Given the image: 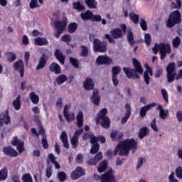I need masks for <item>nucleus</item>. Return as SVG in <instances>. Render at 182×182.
I'll return each mask as SVG.
<instances>
[{
  "label": "nucleus",
  "mask_w": 182,
  "mask_h": 182,
  "mask_svg": "<svg viewBox=\"0 0 182 182\" xmlns=\"http://www.w3.org/2000/svg\"><path fill=\"white\" fill-rule=\"evenodd\" d=\"M132 63L134 68L124 67L123 72L128 79H140L139 75H143L144 70L137 59L134 58Z\"/></svg>",
  "instance_id": "nucleus-1"
},
{
  "label": "nucleus",
  "mask_w": 182,
  "mask_h": 182,
  "mask_svg": "<svg viewBox=\"0 0 182 182\" xmlns=\"http://www.w3.org/2000/svg\"><path fill=\"white\" fill-rule=\"evenodd\" d=\"M119 147H120L123 152H121V154H126L129 156L130 150L132 151H136L137 149V141L134 139H127L119 143Z\"/></svg>",
  "instance_id": "nucleus-2"
},
{
  "label": "nucleus",
  "mask_w": 182,
  "mask_h": 182,
  "mask_svg": "<svg viewBox=\"0 0 182 182\" xmlns=\"http://www.w3.org/2000/svg\"><path fill=\"white\" fill-rule=\"evenodd\" d=\"M154 55H157L159 50L161 60H164L166 56L171 53V46L170 44L161 43L160 44L156 43L152 48Z\"/></svg>",
  "instance_id": "nucleus-3"
},
{
  "label": "nucleus",
  "mask_w": 182,
  "mask_h": 182,
  "mask_svg": "<svg viewBox=\"0 0 182 182\" xmlns=\"http://www.w3.org/2000/svg\"><path fill=\"white\" fill-rule=\"evenodd\" d=\"M106 114H107V109L103 108L100 109L95 117V122L96 124L100 123L102 127H104V129H109L110 127V118L106 116Z\"/></svg>",
  "instance_id": "nucleus-4"
},
{
  "label": "nucleus",
  "mask_w": 182,
  "mask_h": 182,
  "mask_svg": "<svg viewBox=\"0 0 182 182\" xmlns=\"http://www.w3.org/2000/svg\"><path fill=\"white\" fill-rule=\"evenodd\" d=\"M89 38L90 42H92V39H93L92 46L94 52L100 53L107 52V43L102 41L99 38H95V35L93 34H90Z\"/></svg>",
  "instance_id": "nucleus-5"
},
{
  "label": "nucleus",
  "mask_w": 182,
  "mask_h": 182,
  "mask_svg": "<svg viewBox=\"0 0 182 182\" xmlns=\"http://www.w3.org/2000/svg\"><path fill=\"white\" fill-rule=\"evenodd\" d=\"M181 23V13L180 11L175 10L172 11L166 21L167 28H173L176 25H180Z\"/></svg>",
  "instance_id": "nucleus-6"
},
{
  "label": "nucleus",
  "mask_w": 182,
  "mask_h": 182,
  "mask_svg": "<svg viewBox=\"0 0 182 182\" xmlns=\"http://www.w3.org/2000/svg\"><path fill=\"white\" fill-rule=\"evenodd\" d=\"M54 26L56 29V31L54 33V36L57 39H59V38H60V35H62L65 29H66V26H68V18L65 17L63 20H58L55 21Z\"/></svg>",
  "instance_id": "nucleus-7"
},
{
  "label": "nucleus",
  "mask_w": 182,
  "mask_h": 182,
  "mask_svg": "<svg viewBox=\"0 0 182 182\" xmlns=\"http://www.w3.org/2000/svg\"><path fill=\"white\" fill-rule=\"evenodd\" d=\"M109 33L110 34L107 33L105 36V39H107L109 43H116L114 39H120L123 38V31L119 28L112 29Z\"/></svg>",
  "instance_id": "nucleus-8"
},
{
  "label": "nucleus",
  "mask_w": 182,
  "mask_h": 182,
  "mask_svg": "<svg viewBox=\"0 0 182 182\" xmlns=\"http://www.w3.org/2000/svg\"><path fill=\"white\" fill-rule=\"evenodd\" d=\"M49 58H50V52H49V50L46 51L44 53H42L41 56L38 60V63L36 68V70H41V69H43L45 66H46V63H48Z\"/></svg>",
  "instance_id": "nucleus-9"
},
{
  "label": "nucleus",
  "mask_w": 182,
  "mask_h": 182,
  "mask_svg": "<svg viewBox=\"0 0 182 182\" xmlns=\"http://www.w3.org/2000/svg\"><path fill=\"white\" fill-rule=\"evenodd\" d=\"M97 177L101 182H116V178H114V175H113L112 169L108 170L100 176L97 175Z\"/></svg>",
  "instance_id": "nucleus-10"
},
{
  "label": "nucleus",
  "mask_w": 182,
  "mask_h": 182,
  "mask_svg": "<svg viewBox=\"0 0 182 182\" xmlns=\"http://www.w3.org/2000/svg\"><path fill=\"white\" fill-rule=\"evenodd\" d=\"M96 63L98 66H101L102 65L109 66V65H112L113 63V59L107 55H100L97 58Z\"/></svg>",
  "instance_id": "nucleus-11"
},
{
  "label": "nucleus",
  "mask_w": 182,
  "mask_h": 182,
  "mask_svg": "<svg viewBox=\"0 0 182 182\" xmlns=\"http://www.w3.org/2000/svg\"><path fill=\"white\" fill-rule=\"evenodd\" d=\"M83 133V129H77L75 132L74 135L70 139L71 146H73V149H77L79 146V136Z\"/></svg>",
  "instance_id": "nucleus-12"
},
{
  "label": "nucleus",
  "mask_w": 182,
  "mask_h": 182,
  "mask_svg": "<svg viewBox=\"0 0 182 182\" xmlns=\"http://www.w3.org/2000/svg\"><path fill=\"white\" fill-rule=\"evenodd\" d=\"M122 72V68L119 66H114L112 68V80L114 86L117 87L119 86V80H117V75H119Z\"/></svg>",
  "instance_id": "nucleus-13"
},
{
  "label": "nucleus",
  "mask_w": 182,
  "mask_h": 182,
  "mask_svg": "<svg viewBox=\"0 0 182 182\" xmlns=\"http://www.w3.org/2000/svg\"><path fill=\"white\" fill-rule=\"evenodd\" d=\"M86 172L82 167L77 166L75 171L71 173L70 177L72 180H77L80 178V177L85 176Z\"/></svg>",
  "instance_id": "nucleus-14"
},
{
  "label": "nucleus",
  "mask_w": 182,
  "mask_h": 182,
  "mask_svg": "<svg viewBox=\"0 0 182 182\" xmlns=\"http://www.w3.org/2000/svg\"><path fill=\"white\" fill-rule=\"evenodd\" d=\"M4 124H11V117L9 116V110L6 109L4 113L0 114V127Z\"/></svg>",
  "instance_id": "nucleus-15"
},
{
  "label": "nucleus",
  "mask_w": 182,
  "mask_h": 182,
  "mask_svg": "<svg viewBox=\"0 0 182 182\" xmlns=\"http://www.w3.org/2000/svg\"><path fill=\"white\" fill-rule=\"evenodd\" d=\"M13 66L16 72H19L21 77H23L25 75V65H23V60H18L14 63Z\"/></svg>",
  "instance_id": "nucleus-16"
},
{
  "label": "nucleus",
  "mask_w": 182,
  "mask_h": 182,
  "mask_svg": "<svg viewBox=\"0 0 182 182\" xmlns=\"http://www.w3.org/2000/svg\"><path fill=\"white\" fill-rule=\"evenodd\" d=\"M103 160V154L102 152H98L97 154L93 158H90L87 161V164L88 166H96L99 161Z\"/></svg>",
  "instance_id": "nucleus-17"
},
{
  "label": "nucleus",
  "mask_w": 182,
  "mask_h": 182,
  "mask_svg": "<svg viewBox=\"0 0 182 182\" xmlns=\"http://www.w3.org/2000/svg\"><path fill=\"white\" fill-rule=\"evenodd\" d=\"M3 153L8 157H18V151L11 146L4 147Z\"/></svg>",
  "instance_id": "nucleus-18"
},
{
  "label": "nucleus",
  "mask_w": 182,
  "mask_h": 182,
  "mask_svg": "<svg viewBox=\"0 0 182 182\" xmlns=\"http://www.w3.org/2000/svg\"><path fill=\"white\" fill-rule=\"evenodd\" d=\"M125 115L121 119L122 124L127 123V121L130 119V116H132V107L130 104L127 103L125 105Z\"/></svg>",
  "instance_id": "nucleus-19"
},
{
  "label": "nucleus",
  "mask_w": 182,
  "mask_h": 182,
  "mask_svg": "<svg viewBox=\"0 0 182 182\" xmlns=\"http://www.w3.org/2000/svg\"><path fill=\"white\" fill-rule=\"evenodd\" d=\"M157 106V103L152 102L151 104L145 105L142 107L140 109V116L141 117H146V115L147 114V112L150 110L152 107H156Z\"/></svg>",
  "instance_id": "nucleus-20"
},
{
  "label": "nucleus",
  "mask_w": 182,
  "mask_h": 182,
  "mask_svg": "<svg viewBox=\"0 0 182 182\" xmlns=\"http://www.w3.org/2000/svg\"><path fill=\"white\" fill-rule=\"evenodd\" d=\"M91 102L95 105V106H100V96L99 95V90H95L92 94Z\"/></svg>",
  "instance_id": "nucleus-21"
},
{
  "label": "nucleus",
  "mask_w": 182,
  "mask_h": 182,
  "mask_svg": "<svg viewBox=\"0 0 182 182\" xmlns=\"http://www.w3.org/2000/svg\"><path fill=\"white\" fill-rule=\"evenodd\" d=\"M50 72L55 73V75H60L62 73V69L60 68V65L56 63H52L49 66Z\"/></svg>",
  "instance_id": "nucleus-22"
},
{
  "label": "nucleus",
  "mask_w": 182,
  "mask_h": 182,
  "mask_svg": "<svg viewBox=\"0 0 182 182\" xmlns=\"http://www.w3.org/2000/svg\"><path fill=\"white\" fill-rule=\"evenodd\" d=\"M34 45L37 46H47L49 45V41L46 38L37 37L34 38Z\"/></svg>",
  "instance_id": "nucleus-23"
},
{
  "label": "nucleus",
  "mask_w": 182,
  "mask_h": 182,
  "mask_svg": "<svg viewBox=\"0 0 182 182\" xmlns=\"http://www.w3.org/2000/svg\"><path fill=\"white\" fill-rule=\"evenodd\" d=\"M83 87L85 90H93V89H95V82H93V80L87 77L83 83Z\"/></svg>",
  "instance_id": "nucleus-24"
},
{
  "label": "nucleus",
  "mask_w": 182,
  "mask_h": 182,
  "mask_svg": "<svg viewBox=\"0 0 182 182\" xmlns=\"http://www.w3.org/2000/svg\"><path fill=\"white\" fill-rule=\"evenodd\" d=\"M60 140L62 141L65 149H69V139H68V133L65 131L61 132Z\"/></svg>",
  "instance_id": "nucleus-25"
},
{
  "label": "nucleus",
  "mask_w": 182,
  "mask_h": 182,
  "mask_svg": "<svg viewBox=\"0 0 182 182\" xmlns=\"http://www.w3.org/2000/svg\"><path fill=\"white\" fill-rule=\"evenodd\" d=\"M54 56H55V58L60 62L61 65H65V60L66 59V57L63 55V53H62V51L60 50L57 49L54 52Z\"/></svg>",
  "instance_id": "nucleus-26"
},
{
  "label": "nucleus",
  "mask_w": 182,
  "mask_h": 182,
  "mask_svg": "<svg viewBox=\"0 0 182 182\" xmlns=\"http://www.w3.org/2000/svg\"><path fill=\"white\" fill-rule=\"evenodd\" d=\"M97 141H100L101 144H105V143H106V138L103 135H98L97 136L92 135V138L90 142L97 143Z\"/></svg>",
  "instance_id": "nucleus-27"
},
{
  "label": "nucleus",
  "mask_w": 182,
  "mask_h": 182,
  "mask_svg": "<svg viewBox=\"0 0 182 182\" xmlns=\"http://www.w3.org/2000/svg\"><path fill=\"white\" fill-rule=\"evenodd\" d=\"M147 134H150V130H149L147 127H143L139 129L138 136L141 140H143Z\"/></svg>",
  "instance_id": "nucleus-28"
},
{
  "label": "nucleus",
  "mask_w": 182,
  "mask_h": 182,
  "mask_svg": "<svg viewBox=\"0 0 182 182\" xmlns=\"http://www.w3.org/2000/svg\"><path fill=\"white\" fill-rule=\"evenodd\" d=\"M127 39L130 46H134L136 41H134V36L133 34V31H132V29L128 31V33L127 34Z\"/></svg>",
  "instance_id": "nucleus-29"
},
{
  "label": "nucleus",
  "mask_w": 182,
  "mask_h": 182,
  "mask_svg": "<svg viewBox=\"0 0 182 182\" xmlns=\"http://www.w3.org/2000/svg\"><path fill=\"white\" fill-rule=\"evenodd\" d=\"M8 178V167L4 166L0 170V181H5Z\"/></svg>",
  "instance_id": "nucleus-30"
},
{
  "label": "nucleus",
  "mask_w": 182,
  "mask_h": 182,
  "mask_svg": "<svg viewBox=\"0 0 182 182\" xmlns=\"http://www.w3.org/2000/svg\"><path fill=\"white\" fill-rule=\"evenodd\" d=\"M92 15L93 12L90 11V10H87L85 13H82L80 16L83 21H91Z\"/></svg>",
  "instance_id": "nucleus-31"
},
{
  "label": "nucleus",
  "mask_w": 182,
  "mask_h": 182,
  "mask_svg": "<svg viewBox=\"0 0 182 182\" xmlns=\"http://www.w3.org/2000/svg\"><path fill=\"white\" fill-rule=\"evenodd\" d=\"M85 2L90 9H96L97 8V1L96 0H85Z\"/></svg>",
  "instance_id": "nucleus-32"
},
{
  "label": "nucleus",
  "mask_w": 182,
  "mask_h": 182,
  "mask_svg": "<svg viewBox=\"0 0 182 182\" xmlns=\"http://www.w3.org/2000/svg\"><path fill=\"white\" fill-rule=\"evenodd\" d=\"M76 119H77V126H78L79 127H82V126H83V119H84L83 112L80 111L77 114Z\"/></svg>",
  "instance_id": "nucleus-33"
},
{
  "label": "nucleus",
  "mask_w": 182,
  "mask_h": 182,
  "mask_svg": "<svg viewBox=\"0 0 182 182\" xmlns=\"http://www.w3.org/2000/svg\"><path fill=\"white\" fill-rule=\"evenodd\" d=\"M92 147L90 149V154H97L99 152L100 149V144L99 143H91Z\"/></svg>",
  "instance_id": "nucleus-34"
},
{
  "label": "nucleus",
  "mask_w": 182,
  "mask_h": 182,
  "mask_svg": "<svg viewBox=\"0 0 182 182\" xmlns=\"http://www.w3.org/2000/svg\"><path fill=\"white\" fill-rule=\"evenodd\" d=\"M29 98L33 105H38L39 103V96L35 92L30 93Z\"/></svg>",
  "instance_id": "nucleus-35"
},
{
  "label": "nucleus",
  "mask_w": 182,
  "mask_h": 182,
  "mask_svg": "<svg viewBox=\"0 0 182 182\" xmlns=\"http://www.w3.org/2000/svg\"><path fill=\"white\" fill-rule=\"evenodd\" d=\"M78 25L75 22L70 23L68 25V31L69 33H75L77 31Z\"/></svg>",
  "instance_id": "nucleus-36"
},
{
  "label": "nucleus",
  "mask_w": 182,
  "mask_h": 182,
  "mask_svg": "<svg viewBox=\"0 0 182 182\" xmlns=\"http://www.w3.org/2000/svg\"><path fill=\"white\" fill-rule=\"evenodd\" d=\"M129 19L134 23H139V20L140 19V16L136 14L134 12H131L129 14Z\"/></svg>",
  "instance_id": "nucleus-37"
},
{
  "label": "nucleus",
  "mask_w": 182,
  "mask_h": 182,
  "mask_svg": "<svg viewBox=\"0 0 182 182\" xmlns=\"http://www.w3.org/2000/svg\"><path fill=\"white\" fill-rule=\"evenodd\" d=\"M13 107L15 110H20L21 109V95H18L16 100L13 101Z\"/></svg>",
  "instance_id": "nucleus-38"
},
{
  "label": "nucleus",
  "mask_w": 182,
  "mask_h": 182,
  "mask_svg": "<svg viewBox=\"0 0 182 182\" xmlns=\"http://www.w3.org/2000/svg\"><path fill=\"white\" fill-rule=\"evenodd\" d=\"M108 162L106 160H104L100 163L99 167L97 168L98 173H103L106 168H107Z\"/></svg>",
  "instance_id": "nucleus-39"
},
{
  "label": "nucleus",
  "mask_w": 182,
  "mask_h": 182,
  "mask_svg": "<svg viewBox=\"0 0 182 182\" xmlns=\"http://www.w3.org/2000/svg\"><path fill=\"white\" fill-rule=\"evenodd\" d=\"M66 80H68V77L66 75L62 74L56 78L55 82L57 85H63Z\"/></svg>",
  "instance_id": "nucleus-40"
},
{
  "label": "nucleus",
  "mask_w": 182,
  "mask_h": 182,
  "mask_svg": "<svg viewBox=\"0 0 182 182\" xmlns=\"http://www.w3.org/2000/svg\"><path fill=\"white\" fill-rule=\"evenodd\" d=\"M180 45H181V38L180 37L176 36L172 41V46L175 49L180 48Z\"/></svg>",
  "instance_id": "nucleus-41"
},
{
  "label": "nucleus",
  "mask_w": 182,
  "mask_h": 182,
  "mask_svg": "<svg viewBox=\"0 0 182 182\" xmlns=\"http://www.w3.org/2000/svg\"><path fill=\"white\" fill-rule=\"evenodd\" d=\"M73 9H76L77 11H85V6L82 5V4H80L79 1L73 3Z\"/></svg>",
  "instance_id": "nucleus-42"
},
{
  "label": "nucleus",
  "mask_w": 182,
  "mask_h": 182,
  "mask_svg": "<svg viewBox=\"0 0 182 182\" xmlns=\"http://www.w3.org/2000/svg\"><path fill=\"white\" fill-rule=\"evenodd\" d=\"M80 48L81 53L80 54V56H81V58H86L87 55H89V50L85 46H81Z\"/></svg>",
  "instance_id": "nucleus-43"
},
{
  "label": "nucleus",
  "mask_w": 182,
  "mask_h": 182,
  "mask_svg": "<svg viewBox=\"0 0 182 182\" xmlns=\"http://www.w3.org/2000/svg\"><path fill=\"white\" fill-rule=\"evenodd\" d=\"M22 181L23 182H33V178L31 173H26L22 176Z\"/></svg>",
  "instance_id": "nucleus-44"
},
{
  "label": "nucleus",
  "mask_w": 182,
  "mask_h": 182,
  "mask_svg": "<svg viewBox=\"0 0 182 182\" xmlns=\"http://www.w3.org/2000/svg\"><path fill=\"white\" fill-rule=\"evenodd\" d=\"M14 60H16V55L11 52L7 53V61L9 63H12V62H14Z\"/></svg>",
  "instance_id": "nucleus-45"
},
{
  "label": "nucleus",
  "mask_w": 182,
  "mask_h": 182,
  "mask_svg": "<svg viewBox=\"0 0 182 182\" xmlns=\"http://www.w3.org/2000/svg\"><path fill=\"white\" fill-rule=\"evenodd\" d=\"M172 9H180L181 8V1L176 0L171 4Z\"/></svg>",
  "instance_id": "nucleus-46"
},
{
  "label": "nucleus",
  "mask_w": 182,
  "mask_h": 182,
  "mask_svg": "<svg viewBox=\"0 0 182 182\" xmlns=\"http://www.w3.org/2000/svg\"><path fill=\"white\" fill-rule=\"evenodd\" d=\"M41 6L38 3V0H31L29 3L30 9H35V8H39Z\"/></svg>",
  "instance_id": "nucleus-47"
},
{
  "label": "nucleus",
  "mask_w": 182,
  "mask_h": 182,
  "mask_svg": "<svg viewBox=\"0 0 182 182\" xmlns=\"http://www.w3.org/2000/svg\"><path fill=\"white\" fill-rule=\"evenodd\" d=\"M70 63L74 66L76 69L79 68V60L76 58H73V57L70 58Z\"/></svg>",
  "instance_id": "nucleus-48"
},
{
  "label": "nucleus",
  "mask_w": 182,
  "mask_h": 182,
  "mask_svg": "<svg viewBox=\"0 0 182 182\" xmlns=\"http://www.w3.org/2000/svg\"><path fill=\"white\" fill-rule=\"evenodd\" d=\"M123 151H124L123 149L120 146H119V144H118L114 150V156H117V153H119V156H126V154H122V152L123 153Z\"/></svg>",
  "instance_id": "nucleus-49"
},
{
  "label": "nucleus",
  "mask_w": 182,
  "mask_h": 182,
  "mask_svg": "<svg viewBox=\"0 0 182 182\" xmlns=\"http://www.w3.org/2000/svg\"><path fill=\"white\" fill-rule=\"evenodd\" d=\"M64 116L67 120V122H73L75 120V114H69V112H67L66 114H64Z\"/></svg>",
  "instance_id": "nucleus-50"
},
{
  "label": "nucleus",
  "mask_w": 182,
  "mask_h": 182,
  "mask_svg": "<svg viewBox=\"0 0 182 182\" xmlns=\"http://www.w3.org/2000/svg\"><path fill=\"white\" fill-rule=\"evenodd\" d=\"M58 178L60 181L63 182L65 180H66L67 176H66V173L63 171H60L58 173Z\"/></svg>",
  "instance_id": "nucleus-51"
},
{
  "label": "nucleus",
  "mask_w": 182,
  "mask_h": 182,
  "mask_svg": "<svg viewBox=\"0 0 182 182\" xmlns=\"http://www.w3.org/2000/svg\"><path fill=\"white\" fill-rule=\"evenodd\" d=\"M23 141L19 140V139H18V136H14L13 138V140L11 142V146H18L19 144H21V143H23Z\"/></svg>",
  "instance_id": "nucleus-52"
},
{
  "label": "nucleus",
  "mask_w": 182,
  "mask_h": 182,
  "mask_svg": "<svg viewBox=\"0 0 182 182\" xmlns=\"http://www.w3.org/2000/svg\"><path fill=\"white\" fill-rule=\"evenodd\" d=\"M61 41L65 43H69L72 41V37L69 34H65L61 37Z\"/></svg>",
  "instance_id": "nucleus-53"
},
{
  "label": "nucleus",
  "mask_w": 182,
  "mask_h": 182,
  "mask_svg": "<svg viewBox=\"0 0 182 182\" xmlns=\"http://www.w3.org/2000/svg\"><path fill=\"white\" fill-rule=\"evenodd\" d=\"M159 116L162 120H166L168 117V110H164L159 112Z\"/></svg>",
  "instance_id": "nucleus-54"
},
{
  "label": "nucleus",
  "mask_w": 182,
  "mask_h": 182,
  "mask_svg": "<svg viewBox=\"0 0 182 182\" xmlns=\"http://www.w3.org/2000/svg\"><path fill=\"white\" fill-rule=\"evenodd\" d=\"M161 94L164 102H166V103H168V93L167 92V90L162 89Z\"/></svg>",
  "instance_id": "nucleus-55"
},
{
  "label": "nucleus",
  "mask_w": 182,
  "mask_h": 182,
  "mask_svg": "<svg viewBox=\"0 0 182 182\" xmlns=\"http://www.w3.org/2000/svg\"><path fill=\"white\" fill-rule=\"evenodd\" d=\"M175 173L176 174V177L178 178L181 179L182 178V166H178L176 168Z\"/></svg>",
  "instance_id": "nucleus-56"
},
{
  "label": "nucleus",
  "mask_w": 182,
  "mask_h": 182,
  "mask_svg": "<svg viewBox=\"0 0 182 182\" xmlns=\"http://www.w3.org/2000/svg\"><path fill=\"white\" fill-rule=\"evenodd\" d=\"M145 43L146 46L151 45V36L149 33L145 34Z\"/></svg>",
  "instance_id": "nucleus-57"
},
{
  "label": "nucleus",
  "mask_w": 182,
  "mask_h": 182,
  "mask_svg": "<svg viewBox=\"0 0 182 182\" xmlns=\"http://www.w3.org/2000/svg\"><path fill=\"white\" fill-rule=\"evenodd\" d=\"M92 22H100L102 21V16L100 15H95L92 14L91 17Z\"/></svg>",
  "instance_id": "nucleus-58"
},
{
  "label": "nucleus",
  "mask_w": 182,
  "mask_h": 182,
  "mask_svg": "<svg viewBox=\"0 0 182 182\" xmlns=\"http://www.w3.org/2000/svg\"><path fill=\"white\" fill-rule=\"evenodd\" d=\"M41 144H43V148L44 149H49V144H48V139H46V136H43Z\"/></svg>",
  "instance_id": "nucleus-59"
},
{
  "label": "nucleus",
  "mask_w": 182,
  "mask_h": 182,
  "mask_svg": "<svg viewBox=\"0 0 182 182\" xmlns=\"http://www.w3.org/2000/svg\"><path fill=\"white\" fill-rule=\"evenodd\" d=\"M156 118H154L151 122V129H152L154 132H159V128L157 127V124H156Z\"/></svg>",
  "instance_id": "nucleus-60"
},
{
  "label": "nucleus",
  "mask_w": 182,
  "mask_h": 182,
  "mask_svg": "<svg viewBox=\"0 0 182 182\" xmlns=\"http://www.w3.org/2000/svg\"><path fill=\"white\" fill-rule=\"evenodd\" d=\"M140 26L142 31H147V22L144 18H141Z\"/></svg>",
  "instance_id": "nucleus-61"
},
{
  "label": "nucleus",
  "mask_w": 182,
  "mask_h": 182,
  "mask_svg": "<svg viewBox=\"0 0 182 182\" xmlns=\"http://www.w3.org/2000/svg\"><path fill=\"white\" fill-rule=\"evenodd\" d=\"M150 79H151V77H150L149 74H147V72H144V80L146 85H150Z\"/></svg>",
  "instance_id": "nucleus-62"
},
{
  "label": "nucleus",
  "mask_w": 182,
  "mask_h": 182,
  "mask_svg": "<svg viewBox=\"0 0 182 182\" xmlns=\"http://www.w3.org/2000/svg\"><path fill=\"white\" fill-rule=\"evenodd\" d=\"M83 154H78L76 156V163L77 164H82L83 163Z\"/></svg>",
  "instance_id": "nucleus-63"
},
{
  "label": "nucleus",
  "mask_w": 182,
  "mask_h": 182,
  "mask_svg": "<svg viewBox=\"0 0 182 182\" xmlns=\"http://www.w3.org/2000/svg\"><path fill=\"white\" fill-rule=\"evenodd\" d=\"M144 68H145V69H146V70L144 72H147V75H150L151 76H153V69H151V68H150V65H149V64H147V63H145Z\"/></svg>",
  "instance_id": "nucleus-64"
}]
</instances>
